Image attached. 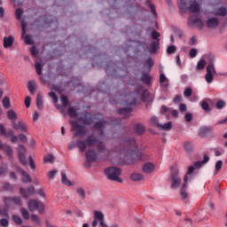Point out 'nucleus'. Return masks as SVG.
<instances>
[{
  "label": "nucleus",
  "mask_w": 227,
  "mask_h": 227,
  "mask_svg": "<svg viewBox=\"0 0 227 227\" xmlns=\"http://www.w3.org/2000/svg\"><path fill=\"white\" fill-rule=\"evenodd\" d=\"M97 145V150L99 153H106V145L104 142H98V139L95 135H89L85 140L79 139L76 141V146L80 152H86V148L95 146Z\"/></svg>",
  "instance_id": "nucleus-1"
},
{
  "label": "nucleus",
  "mask_w": 227,
  "mask_h": 227,
  "mask_svg": "<svg viewBox=\"0 0 227 227\" xmlns=\"http://www.w3.org/2000/svg\"><path fill=\"white\" fill-rule=\"evenodd\" d=\"M178 6L181 10L184 12H191V13H200L201 7L200 6V2L198 0H180L178 2Z\"/></svg>",
  "instance_id": "nucleus-2"
},
{
  "label": "nucleus",
  "mask_w": 227,
  "mask_h": 227,
  "mask_svg": "<svg viewBox=\"0 0 227 227\" xmlns=\"http://www.w3.org/2000/svg\"><path fill=\"white\" fill-rule=\"evenodd\" d=\"M105 174L106 175L108 180H112L113 182H118L121 184L123 180L120 178V175H121V169L116 167H110L106 168Z\"/></svg>",
  "instance_id": "nucleus-3"
},
{
  "label": "nucleus",
  "mask_w": 227,
  "mask_h": 227,
  "mask_svg": "<svg viewBox=\"0 0 227 227\" xmlns=\"http://www.w3.org/2000/svg\"><path fill=\"white\" fill-rule=\"evenodd\" d=\"M126 145L130 146L129 152H133V159L135 160H143L145 156L143 155L142 152H136L137 150V145H136V139L134 138H128L126 140Z\"/></svg>",
  "instance_id": "nucleus-4"
},
{
  "label": "nucleus",
  "mask_w": 227,
  "mask_h": 227,
  "mask_svg": "<svg viewBox=\"0 0 227 227\" xmlns=\"http://www.w3.org/2000/svg\"><path fill=\"white\" fill-rule=\"evenodd\" d=\"M71 125V132H75L73 135V137H81V136H84L86 134V127L79 124L75 121H69Z\"/></svg>",
  "instance_id": "nucleus-5"
},
{
  "label": "nucleus",
  "mask_w": 227,
  "mask_h": 227,
  "mask_svg": "<svg viewBox=\"0 0 227 227\" xmlns=\"http://www.w3.org/2000/svg\"><path fill=\"white\" fill-rule=\"evenodd\" d=\"M178 168L176 167H173L170 171V178L172 181L171 188L172 189H178L180 184H182V178L178 176Z\"/></svg>",
  "instance_id": "nucleus-6"
},
{
  "label": "nucleus",
  "mask_w": 227,
  "mask_h": 227,
  "mask_svg": "<svg viewBox=\"0 0 227 227\" xmlns=\"http://www.w3.org/2000/svg\"><path fill=\"white\" fill-rule=\"evenodd\" d=\"M28 209L30 212L38 210L39 214H43V212H45V206H43V203L36 200H28Z\"/></svg>",
  "instance_id": "nucleus-7"
},
{
  "label": "nucleus",
  "mask_w": 227,
  "mask_h": 227,
  "mask_svg": "<svg viewBox=\"0 0 227 227\" xmlns=\"http://www.w3.org/2000/svg\"><path fill=\"white\" fill-rule=\"evenodd\" d=\"M208 160H210V157H208V155L205 154L202 161H200V160L195 161L193 166H190L188 168V170H187V173L185 176H187V180H189V175H192V173H194V169H196V168H201L203 166V164H207V162H208Z\"/></svg>",
  "instance_id": "nucleus-8"
},
{
  "label": "nucleus",
  "mask_w": 227,
  "mask_h": 227,
  "mask_svg": "<svg viewBox=\"0 0 227 227\" xmlns=\"http://www.w3.org/2000/svg\"><path fill=\"white\" fill-rule=\"evenodd\" d=\"M214 74H215V66L214 61L210 60L207 67V74L205 75L206 82L210 84L214 81Z\"/></svg>",
  "instance_id": "nucleus-9"
},
{
  "label": "nucleus",
  "mask_w": 227,
  "mask_h": 227,
  "mask_svg": "<svg viewBox=\"0 0 227 227\" xmlns=\"http://www.w3.org/2000/svg\"><path fill=\"white\" fill-rule=\"evenodd\" d=\"M5 207H12V205H18L22 207V199L20 197H5L4 199Z\"/></svg>",
  "instance_id": "nucleus-10"
},
{
  "label": "nucleus",
  "mask_w": 227,
  "mask_h": 227,
  "mask_svg": "<svg viewBox=\"0 0 227 227\" xmlns=\"http://www.w3.org/2000/svg\"><path fill=\"white\" fill-rule=\"evenodd\" d=\"M94 117L95 115L90 113H84L82 114L81 117L78 118V121H80V123H82L83 125H91V123H93Z\"/></svg>",
  "instance_id": "nucleus-11"
},
{
  "label": "nucleus",
  "mask_w": 227,
  "mask_h": 227,
  "mask_svg": "<svg viewBox=\"0 0 227 227\" xmlns=\"http://www.w3.org/2000/svg\"><path fill=\"white\" fill-rule=\"evenodd\" d=\"M18 156L20 163L23 166H27V160H26V147L22 145H20L18 147Z\"/></svg>",
  "instance_id": "nucleus-12"
},
{
  "label": "nucleus",
  "mask_w": 227,
  "mask_h": 227,
  "mask_svg": "<svg viewBox=\"0 0 227 227\" xmlns=\"http://www.w3.org/2000/svg\"><path fill=\"white\" fill-rule=\"evenodd\" d=\"M188 26H197L200 29L204 27L205 23H203V20L201 19L197 18L196 16H190L188 20Z\"/></svg>",
  "instance_id": "nucleus-13"
},
{
  "label": "nucleus",
  "mask_w": 227,
  "mask_h": 227,
  "mask_svg": "<svg viewBox=\"0 0 227 227\" xmlns=\"http://www.w3.org/2000/svg\"><path fill=\"white\" fill-rule=\"evenodd\" d=\"M85 157L87 159V164L90 166L91 162L97 161V159L98 158L97 153L93 151V149H90L86 152Z\"/></svg>",
  "instance_id": "nucleus-14"
},
{
  "label": "nucleus",
  "mask_w": 227,
  "mask_h": 227,
  "mask_svg": "<svg viewBox=\"0 0 227 227\" xmlns=\"http://www.w3.org/2000/svg\"><path fill=\"white\" fill-rule=\"evenodd\" d=\"M12 127L15 130H20L21 132H27V125H26L23 121L15 122L12 121Z\"/></svg>",
  "instance_id": "nucleus-15"
},
{
  "label": "nucleus",
  "mask_w": 227,
  "mask_h": 227,
  "mask_svg": "<svg viewBox=\"0 0 227 227\" xmlns=\"http://www.w3.org/2000/svg\"><path fill=\"white\" fill-rule=\"evenodd\" d=\"M20 192L23 198H29V196H33V194H35V187L29 186L27 190L20 188Z\"/></svg>",
  "instance_id": "nucleus-16"
},
{
  "label": "nucleus",
  "mask_w": 227,
  "mask_h": 227,
  "mask_svg": "<svg viewBox=\"0 0 227 227\" xmlns=\"http://www.w3.org/2000/svg\"><path fill=\"white\" fill-rule=\"evenodd\" d=\"M212 132H214V129L212 127L205 126L200 129L199 136H200V137H205L206 136H208V134H212Z\"/></svg>",
  "instance_id": "nucleus-17"
},
{
  "label": "nucleus",
  "mask_w": 227,
  "mask_h": 227,
  "mask_svg": "<svg viewBox=\"0 0 227 227\" xmlns=\"http://www.w3.org/2000/svg\"><path fill=\"white\" fill-rule=\"evenodd\" d=\"M184 184L182 185V188L180 190V194L183 201H185L187 198H189V193L185 192V188L187 187V176H184Z\"/></svg>",
  "instance_id": "nucleus-18"
},
{
  "label": "nucleus",
  "mask_w": 227,
  "mask_h": 227,
  "mask_svg": "<svg viewBox=\"0 0 227 227\" xmlns=\"http://www.w3.org/2000/svg\"><path fill=\"white\" fill-rule=\"evenodd\" d=\"M18 173H20L21 176H23L22 182L24 184H31V176H29V174L26 170L18 168Z\"/></svg>",
  "instance_id": "nucleus-19"
},
{
  "label": "nucleus",
  "mask_w": 227,
  "mask_h": 227,
  "mask_svg": "<svg viewBox=\"0 0 227 227\" xmlns=\"http://www.w3.org/2000/svg\"><path fill=\"white\" fill-rule=\"evenodd\" d=\"M215 17H226L227 10L226 7H219L218 9L211 12Z\"/></svg>",
  "instance_id": "nucleus-20"
},
{
  "label": "nucleus",
  "mask_w": 227,
  "mask_h": 227,
  "mask_svg": "<svg viewBox=\"0 0 227 227\" xmlns=\"http://www.w3.org/2000/svg\"><path fill=\"white\" fill-rule=\"evenodd\" d=\"M207 27H217L219 26V20L217 18H208L206 21Z\"/></svg>",
  "instance_id": "nucleus-21"
},
{
  "label": "nucleus",
  "mask_w": 227,
  "mask_h": 227,
  "mask_svg": "<svg viewBox=\"0 0 227 227\" xmlns=\"http://www.w3.org/2000/svg\"><path fill=\"white\" fill-rule=\"evenodd\" d=\"M15 39H13V36L10 35L9 37H4V49H10L12 45H13V42Z\"/></svg>",
  "instance_id": "nucleus-22"
},
{
  "label": "nucleus",
  "mask_w": 227,
  "mask_h": 227,
  "mask_svg": "<svg viewBox=\"0 0 227 227\" xmlns=\"http://www.w3.org/2000/svg\"><path fill=\"white\" fill-rule=\"evenodd\" d=\"M153 169H155V165H153V163L148 162L143 166L144 173H153Z\"/></svg>",
  "instance_id": "nucleus-23"
},
{
  "label": "nucleus",
  "mask_w": 227,
  "mask_h": 227,
  "mask_svg": "<svg viewBox=\"0 0 227 227\" xmlns=\"http://www.w3.org/2000/svg\"><path fill=\"white\" fill-rule=\"evenodd\" d=\"M134 130L137 136H142V134H145V126L138 123L135 126Z\"/></svg>",
  "instance_id": "nucleus-24"
},
{
  "label": "nucleus",
  "mask_w": 227,
  "mask_h": 227,
  "mask_svg": "<svg viewBox=\"0 0 227 227\" xmlns=\"http://www.w3.org/2000/svg\"><path fill=\"white\" fill-rule=\"evenodd\" d=\"M36 107L42 111V109H43V98L42 97V95L40 93L37 94L36 97Z\"/></svg>",
  "instance_id": "nucleus-25"
},
{
  "label": "nucleus",
  "mask_w": 227,
  "mask_h": 227,
  "mask_svg": "<svg viewBox=\"0 0 227 227\" xmlns=\"http://www.w3.org/2000/svg\"><path fill=\"white\" fill-rule=\"evenodd\" d=\"M141 82L145 84H150L152 82V76L148 73H143L141 76Z\"/></svg>",
  "instance_id": "nucleus-26"
},
{
  "label": "nucleus",
  "mask_w": 227,
  "mask_h": 227,
  "mask_svg": "<svg viewBox=\"0 0 227 227\" xmlns=\"http://www.w3.org/2000/svg\"><path fill=\"white\" fill-rule=\"evenodd\" d=\"M146 6H148V8H150L151 12L153 13V15L157 16V11L155 9V4H153L152 3V0H146Z\"/></svg>",
  "instance_id": "nucleus-27"
},
{
  "label": "nucleus",
  "mask_w": 227,
  "mask_h": 227,
  "mask_svg": "<svg viewBox=\"0 0 227 227\" xmlns=\"http://www.w3.org/2000/svg\"><path fill=\"white\" fill-rule=\"evenodd\" d=\"M61 182L64 184V185H67L68 187L72 185V182L67 178V174L63 172L61 173Z\"/></svg>",
  "instance_id": "nucleus-28"
},
{
  "label": "nucleus",
  "mask_w": 227,
  "mask_h": 227,
  "mask_svg": "<svg viewBox=\"0 0 227 227\" xmlns=\"http://www.w3.org/2000/svg\"><path fill=\"white\" fill-rule=\"evenodd\" d=\"M131 180H133V182H141V180H143L144 176L141 174H137V173H133L130 176Z\"/></svg>",
  "instance_id": "nucleus-29"
},
{
  "label": "nucleus",
  "mask_w": 227,
  "mask_h": 227,
  "mask_svg": "<svg viewBox=\"0 0 227 227\" xmlns=\"http://www.w3.org/2000/svg\"><path fill=\"white\" fill-rule=\"evenodd\" d=\"M94 219L96 221H104V213L100 211H94Z\"/></svg>",
  "instance_id": "nucleus-30"
},
{
  "label": "nucleus",
  "mask_w": 227,
  "mask_h": 227,
  "mask_svg": "<svg viewBox=\"0 0 227 227\" xmlns=\"http://www.w3.org/2000/svg\"><path fill=\"white\" fill-rule=\"evenodd\" d=\"M27 89L30 91V93H35V90H36V83L35 82V81H30L27 83Z\"/></svg>",
  "instance_id": "nucleus-31"
},
{
  "label": "nucleus",
  "mask_w": 227,
  "mask_h": 227,
  "mask_svg": "<svg viewBox=\"0 0 227 227\" xmlns=\"http://www.w3.org/2000/svg\"><path fill=\"white\" fill-rule=\"evenodd\" d=\"M31 221L34 223V224H36L39 226V224H42V220L40 219V216L38 215H31Z\"/></svg>",
  "instance_id": "nucleus-32"
},
{
  "label": "nucleus",
  "mask_w": 227,
  "mask_h": 227,
  "mask_svg": "<svg viewBox=\"0 0 227 227\" xmlns=\"http://www.w3.org/2000/svg\"><path fill=\"white\" fill-rule=\"evenodd\" d=\"M119 114H124V116H127L128 114H130L132 113V108H121L118 110Z\"/></svg>",
  "instance_id": "nucleus-33"
},
{
  "label": "nucleus",
  "mask_w": 227,
  "mask_h": 227,
  "mask_svg": "<svg viewBox=\"0 0 227 227\" xmlns=\"http://www.w3.org/2000/svg\"><path fill=\"white\" fill-rule=\"evenodd\" d=\"M106 123V121H100L98 122H96L93 126V129H97L98 130H102Z\"/></svg>",
  "instance_id": "nucleus-34"
},
{
  "label": "nucleus",
  "mask_w": 227,
  "mask_h": 227,
  "mask_svg": "<svg viewBox=\"0 0 227 227\" xmlns=\"http://www.w3.org/2000/svg\"><path fill=\"white\" fill-rule=\"evenodd\" d=\"M157 49H159V43L153 42L150 44V52H152L153 54H155V52H157Z\"/></svg>",
  "instance_id": "nucleus-35"
},
{
  "label": "nucleus",
  "mask_w": 227,
  "mask_h": 227,
  "mask_svg": "<svg viewBox=\"0 0 227 227\" xmlns=\"http://www.w3.org/2000/svg\"><path fill=\"white\" fill-rule=\"evenodd\" d=\"M67 113L71 118H75V116H77V111L74 106H70L67 110Z\"/></svg>",
  "instance_id": "nucleus-36"
},
{
  "label": "nucleus",
  "mask_w": 227,
  "mask_h": 227,
  "mask_svg": "<svg viewBox=\"0 0 227 227\" xmlns=\"http://www.w3.org/2000/svg\"><path fill=\"white\" fill-rule=\"evenodd\" d=\"M7 118L9 120H17V114L13 110H9L7 112Z\"/></svg>",
  "instance_id": "nucleus-37"
},
{
  "label": "nucleus",
  "mask_w": 227,
  "mask_h": 227,
  "mask_svg": "<svg viewBox=\"0 0 227 227\" xmlns=\"http://www.w3.org/2000/svg\"><path fill=\"white\" fill-rule=\"evenodd\" d=\"M10 207H6V204H4V207L3 209L0 208V216L1 217H8V209Z\"/></svg>",
  "instance_id": "nucleus-38"
},
{
  "label": "nucleus",
  "mask_w": 227,
  "mask_h": 227,
  "mask_svg": "<svg viewBox=\"0 0 227 227\" xmlns=\"http://www.w3.org/2000/svg\"><path fill=\"white\" fill-rule=\"evenodd\" d=\"M172 127H173V124L171 122H168L163 125L160 124L159 129H161L162 130H171Z\"/></svg>",
  "instance_id": "nucleus-39"
},
{
  "label": "nucleus",
  "mask_w": 227,
  "mask_h": 227,
  "mask_svg": "<svg viewBox=\"0 0 227 227\" xmlns=\"http://www.w3.org/2000/svg\"><path fill=\"white\" fill-rule=\"evenodd\" d=\"M150 121L153 127H157L158 129L160 127V124L159 123V119L157 117H152Z\"/></svg>",
  "instance_id": "nucleus-40"
},
{
  "label": "nucleus",
  "mask_w": 227,
  "mask_h": 227,
  "mask_svg": "<svg viewBox=\"0 0 227 227\" xmlns=\"http://www.w3.org/2000/svg\"><path fill=\"white\" fill-rule=\"evenodd\" d=\"M206 66H207V61H205V59H200L197 64V69L203 70V68H205Z\"/></svg>",
  "instance_id": "nucleus-41"
},
{
  "label": "nucleus",
  "mask_w": 227,
  "mask_h": 227,
  "mask_svg": "<svg viewBox=\"0 0 227 227\" xmlns=\"http://www.w3.org/2000/svg\"><path fill=\"white\" fill-rule=\"evenodd\" d=\"M3 106H4V109H10V106H11L10 98H8V97L4 98Z\"/></svg>",
  "instance_id": "nucleus-42"
},
{
  "label": "nucleus",
  "mask_w": 227,
  "mask_h": 227,
  "mask_svg": "<svg viewBox=\"0 0 227 227\" xmlns=\"http://www.w3.org/2000/svg\"><path fill=\"white\" fill-rule=\"evenodd\" d=\"M43 161L52 164L54 162V156L52 154H49L43 158Z\"/></svg>",
  "instance_id": "nucleus-43"
},
{
  "label": "nucleus",
  "mask_w": 227,
  "mask_h": 227,
  "mask_svg": "<svg viewBox=\"0 0 227 227\" xmlns=\"http://www.w3.org/2000/svg\"><path fill=\"white\" fill-rule=\"evenodd\" d=\"M12 221L15 224H22V218L17 215H12Z\"/></svg>",
  "instance_id": "nucleus-44"
},
{
  "label": "nucleus",
  "mask_w": 227,
  "mask_h": 227,
  "mask_svg": "<svg viewBox=\"0 0 227 227\" xmlns=\"http://www.w3.org/2000/svg\"><path fill=\"white\" fill-rule=\"evenodd\" d=\"M20 213L23 218L25 219H29V212H27V209L22 207L20 209Z\"/></svg>",
  "instance_id": "nucleus-45"
},
{
  "label": "nucleus",
  "mask_w": 227,
  "mask_h": 227,
  "mask_svg": "<svg viewBox=\"0 0 227 227\" xmlns=\"http://www.w3.org/2000/svg\"><path fill=\"white\" fill-rule=\"evenodd\" d=\"M37 75H42V64L40 62H36L35 65Z\"/></svg>",
  "instance_id": "nucleus-46"
},
{
  "label": "nucleus",
  "mask_w": 227,
  "mask_h": 227,
  "mask_svg": "<svg viewBox=\"0 0 227 227\" xmlns=\"http://www.w3.org/2000/svg\"><path fill=\"white\" fill-rule=\"evenodd\" d=\"M176 52V46L171 45L167 49V54H175Z\"/></svg>",
  "instance_id": "nucleus-47"
},
{
  "label": "nucleus",
  "mask_w": 227,
  "mask_h": 227,
  "mask_svg": "<svg viewBox=\"0 0 227 227\" xmlns=\"http://www.w3.org/2000/svg\"><path fill=\"white\" fill-rule=\"evenodd\" d=\"M184 148L186 152H192V144L190 142H185L184 144Z\"/></svg>",
  "instance_id": "nucleus-48"
},
{
  "label": "nucleus",
  "mask_w": 227,
  "mask_h": 227,
  "mask_svg": "<svg viewBox=\"0 0 227 227\" xmlns=\"http://www.w3.org/2000/svg\"><path fill=\"white\" fill-rule=\"evenodd\" d=\"M60 102L64 107H67V106H68V98H67V96H61Z\"/></svg>",
  "instance_id": "nucleus-49"
},
{
  "label": "nucleus",
  "mask_w": 227,
  "mask_h": 227,
  "mask_svg": "<svg viewBox=\"0 0 227 227\" xmlns=\"http://www.w3.org/2000/svg\"><path fill=\"white\" fill-rule=\"evenodd\" d=\"M23 13H24V12L22 11V9H20V8L17 9L15 12L16 19H18V20H20V19H22Z\"/></svg>",
  "instance_id": "nucleus-50"
},
{
  "label": "nucleus",
  "mask_w": 227,
  "mask_h": 227,
  "mask_svg": "<svg viewBox=\"0 0 227 227\" xmlns=\"http://www.w3.org/2000/svg\"><path fill=\"white\" fill-rule=\"evenodd\" d=\"M0 226L8 227V226H10V222L6 218H2L0 220Z\"/></svg>",
  "instance_id": "nucleus-51"
},
{
  "label": "nucleus",
  "mask_w": 227,
  "mask_h": 227,
  "mask_svg": "<svg viewBox=\"0 0 227 227\" xmlns=\"http://www.w3.org/2000/svg\"><path fill=\"white\" fill-rule=\"evenodd\" d=\"M25 43H27V45H33V38L31 37V35H27L25 36Z\"/></svg>",
  "instance_id": "nucleus-52"
},
{
  "label": "nucleus",
  "mask_w": 227,
  "mask_h": 227,
  "mask_svg": "<svg viewBox=\"0 0 227 227\" xmlns=\"http://www.w3.org/2000/svg\"><path fill=\"white\" fill-rule=\"evenodd\" d=\"M148 97H150V92L148 91V90H145L142 92V100L143 102H145L146 98H148Z\"/></svg>",
  "instance_id": "nucleus-53"
},
{
  "label": "nucleus",
  "mask_w": 227,
  "mask_h": 227,
  "mask_svg": "<svg viewBox=\"0 0 227 227\" xmlns=\"http://www.w3.org/2000/svg\"><path fill=\"white\" fill-rule=\"evenodd\" d=\"M77 194H79V196H81L82 198V200H84L86 198V192H84V190L82 188H78L76 190Z\"/></svg>",
  "instance_id": "nucleus-54"
},
{
  "label": "nucleus",
  "mask_w": 227,
  "mask_h": 227,
  "mask_svg": "<svg viewBox=\"0 0 227 227\" xmlns=\"http://www.w3.org/2000/svg\"><path fill=\"white\" fill-rule=\"evenodd\" d=\"M184 97H186L187 98H189V97H191V95H192V89L191 88H186L184 91Z\"/></svg>",
  "instance_id": "nucleus-55"
},
{
  "label": "nucleus",
  "mask_w": 227,
  "mask_h": 227,
  "mask_svg": "<svg viewBox=\"0 0 227 227\" xmlns=\"http://www.w3.org/2000/svg\"><path fill=\"white\" fill-rule=\"evenodd\" d=\"M201 108L204 111H210V106L208 105V103H207V101H202L201 103Z\"/></svg>",
  "instance_id": "nucleus-56"
},
{
  "label": "nucleus",
  "mask_w": 227,
  "mask_h": 227,
  "mask_svg": "<svg viewBox=\"0 0 227 227\" xmlns=\"http://www.w3.org/2000/svg\"><path fill=\"white\" fill-rule=\"evenodd\" d=\"M151 36H152L153 40H159L160 34L159 32H157L156 30H153L151 34Z\"/></svg>",
  "instance_id": "nucleus-57"
},
{
  "label": "nucleus",
  "mask_w": 227,
  "mask_h": 227,
  "mask_svg": "<svg viewBox=\"0 0 227 227\" xmlns=\"http://www.w3.org/2000/svg\"><path fill=\"white\" fill-rule=\"evenodd\" d=\"M48 95L53 99L54 104H58V96L54 92H49Z\"/></svg>",
  "instance_id": "nucleus-58"
},
{
  "label": "nucleus",
  "mask_w": 227,
  "mask_h": 227,
  "mask_svg": "<svg viewBox=\"0 0 227 227\" xmlns=\"http://www.w3.org/2000/svg\"><path fill=\"white\" fill-rule=\"evenodd\" d=\"M215 171H221V169L223 168V161L222 160H218L216 163H215Z\"/></svg>",
  "instance_id": "nucleus-59"
},
{
  "label": "nucleus",
  "mask_w": 227,
  "mask_h": 227,
  "mask_svg": "<svg viewBox=\"0 0 227 227\" xmlns=\"http://www.w3.org/2000/svg\"><path fill=\"white\" fill-rule=\"evenodd\" d=\"M18 137L21 143H27V137L26 135L20 134Z\"/></svg>",
  "instance_id": "nucleus-60"
},
{
  "label": "nucleus",
  "mask_w": 227,
  "mask_h": 227,
  "mask_svg": "<svg viewBox=\"0 0 227 227\" xmlns=\"http://www.w3.org/2000/svg\"><path fill=\"white\" fill-rule=\"evenodd\" d=\"M224 106H225L224 101L219 100L216 103V109H223V107H224Z\"/></svg>",
  "instance_id": "nucleus-61"
},
{
  "label": "nucleus",
  "mask_w": 227,
  "mask_h": 227,
  "mask_svg": "<svg viewBox=\"0 0 227 227\" xmlns=\"http://www.w3.org/2000/svg\"><path fill=\"white\" fill-rule=\"evenodd\" d=\"M58 173L57 170H51L48 173V176L50 178V180H52V178H54V176H56V174Z\"/></svg>",
  "instance_id": "nucleus-62"
},
{
  "label": "nucleus",
  "mask_w": 227,
  "mask_h": 227,
  "mask_svg": "<svg viewBox=\"0 0 227 227\" xmlns=\"http://www.w3.org/2000/svg\"><path fill=\"white\" fill-rule=\"evenodd\" d=\"M184 118H185V121L188 122L192 121V114H191V113L185 114Z\"/></svg>",
  "instance_id": "nucleus-63"
},
{
  "label": "nucleus",
  "mask_w": 227,
  "mask_h": 227,
  "mask_svg": "<svg viewBox=\"0 0 227 227\" xmlns=\"http://www.w3.org/2000/svg\"><path fill=\"white\" fill-rule=\"evenodd\" d=\"M30 52L32 56H38V50L35 46L30 49Z\"/></svg>",
  "instance_id": "nucleus-64"
}]
</instances>
